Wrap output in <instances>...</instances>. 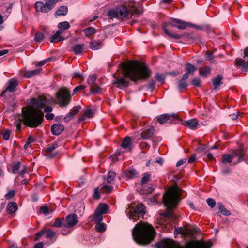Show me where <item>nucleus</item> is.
<instances>
[{
  "label": "nucleus",
  "instance_id": "nucleus-30",
  "mask_svg": "<svg viewBox=\"0 0 248 248\" xmlns=\"http://www.w3.org/2000/svg\"><path fill=\"white\" fill-rule=\"evenodd\" d=\"M185 66L186 72L191 75L194 74V72L196 70V68L194 65L191 64L190 63H186Z\"/></svg>",
  "mask_w": 248,
  "mask_h": 248
},
{
  "label": "nucleus",
  "instance_id": "nucleus-61",
  "mask_svg": "<svg viewBox=\"0 0 248 248\" xmlns=\"http://www.w3.org/2000/svg\"><path fill=\"white\" fill-rule=\"evenodd\" d=\"M74 117V116L72 115L71 113L69 112L68 113L66 116L64 118V121L65 122H69Z\"/></svg>",
  "mask_w": 248,
  "mask_h": 248
},
{
  "label": "nucleus",
  "instance_id": "nucleus-64",
  "mask_svg": "<svg viewBox=\"0 0 248 248\" xmlns=\"http://www.w3.org/2000/svg\"><path fill=\"white\" fill-rule=\"evenodd\" d=\"M45 117L48 120H52L54 117V115L53 113H47L46 114Z\"/></svg>",
  "mask_w": 248,
  "mask_h": 248
},
{
  "label": "nucleus",
  "instance_id": "nucleus-10",
  "mask_svg": "<svg viewBox=\"0 0 248 248\" xmlns=\"http://www.w3.org/2000/svg\"><path fill=\"white\" fill-rule=\"evenodd\" d=\"M62 0H48L44 3L42 1H37L35 3V9L37 11L43 13H48L53 9L56 3Z\"/></svg>",
  "mask_w": 248,
  "mask_h": 248
},
{
  "label": "nucleus",
  "instance_id": "nucleus-19",
  "mask_svg": "<svg viewBox=\"0 0 248 248\" xmlns=\"http://www.w3.org/2000/svg\"><path fill=\"white\" fill-rule=\"evenodd\" d=\"M155 133V128L151 127L148 129L144 130L141 133L142 139H149L151 138Z\"/></svg>",
  "mask_w": 248,
  "mask_h": 248
},
{
  "label": "nucleus",
  "instance_id": "nucleus-20",
  "mask_svg": "<svg viewBox=\"0 0 248 248\" xmlns=\"http://www.w3.org/2000/svg\"><path fill=\"white\" fill-rule=\"evenodd\" d=\"M223 79V77L221 75H218L217 77L212 78V80L215 89H219L220 85L223 83L222 82Z\"/></svg>",
  "mask_w": 248,
  "mask_h": 248
},
{
  "label": "nucleus",
  "instance_id": "nucleus-14",
  "mask_svg": "<svg viewBox=\"0 0 248 248\" xmlns=\"http://www.w3.org/2000/svg\"><path fill=\"white\" fill-rule=\"evenodd\" d=\"M58 147V145L57 143H54L49 145V146L46 150V156L49 158L55 156L57 155V153L55 152L54 150L57 148Z\"/></svg>",
  "mask_w": 248,
  "mask_h": 248
},
{
  "label": "nucleus",
  "instance_id": "nucleus-12",
  "mask_svg": "<svg viewBox=\"0 0 248 248\" xmlns=\"http://www.w3.org/2000/svg\"><path fill=\"white\" fill-rule=\"evenodd\" d=\"M178 119V116L175 114L169 115L168 114H163L157 117V121L161 124L171 123L174 120Z\"/></svg>",
  "mask_w": 248,
  "mask_h": 248
},
{
  "label": "nucleus",
  "instance_id": "nucleus-18",
  "mask_svg": "<svg viewBox=\"0 0 248 248\" xmlns=\"http://www.w3.org/2000/svg\"><path fill=\"white\" fill-rule=\"evenodd\" d=\"M63 31L62 30H58L51 37L50 42L56 43L65 40V38L61 36L63 34Z\"/></svg>",
  "mask_w": 248,
  "mask_h": 248
},
{
  "label": "nucleus",
  "instance_id": "nucleus-43",
  "mask_svg": "<svg viewBox=\"0 0 248 248\" xmlns=\"http://www.w3.org/2000/svg\"><path fill=\"white\" fill-rule=\"evenodd\" d=\"M151 179V174L148 173H145L143 175V177L141 179V184L143 185L146 184Z\"/></svg>",
  "mask_w": 248,
  "mask_h": 248
},
{
  "label": "nucleus",
  "instance_id": "nucleus-23",
  "mask_svg": "<svg viewBox=\"0 0 248 248\" xmlns=\"http://www.w3.org/2000/svg\"><path fill=\"white\" fill-rule=\"evenodd\" d=\"M84 49L83 44H77L73 46L72 50L76 55L80 54Z\"/></svg>",
  "mask_w": 248,
  "mask_h": 248
},
{
  "label": "nucleus",
  "instance_id": "nucleus-41",
  "mask_svg": "<svg viewBox=\"0 0 248 248\" xmlns=\"http://www.w3.org/2000/svg\"><path fill=\"white\" fill-rule=\"evenodd\" d=\"M155 79L161 83H164L165 80V75L163 74L157 73L155 75Z\"/></svg>",
  "mask_w": 248,
  "mask_h": 248
},
{
  "label": "nucleus",
  "instance_id": "nucleus-44",
  "mask_svg": "<svg viewBox=\"0 0 248 248\" xmlns=\"http://www.w3.org/2000/svg\"><path fill=\"white\" fill-rule=\"evenodd\" d=\"M95 229L98 232H102L106 230V226L104 224L99 223L97 222L95 226Z\"/></svg>",
  "mask_w": 248,
  "mask_h": 248
},
{
  "label": "nucleus",
  "instance_id": "nucleus-16",
  "mask_svg": "<svg viewBox=\"0 0 248 248\" xmlns=\"http://www.w3.org/2000/svg\"><path fill=\"white\" fill-rule=\"evenodd\" d=\"M64 129V125L61 123L55 124L51 126L52 133L57 136L60 135L63 131Z\"/></svg>",
  "mask_w": 248,
  "mask_h": 248
},
{
  "label": "nucleus",
  "instance_id": "nucleus-13",
  "mask_svg": "<svg viewBox=\"0 0 248 248\" xmlns=\"http://www.w3.org/2000/svg\"><path fill=\"white\" fill-rule=\"evenodd\" d=\"M78 222V216L76 214H71L67 215L65 218V223L63 226L66 228L75 226Z\"/></svg>",
  "mask_w": 248,
  "mask_h": 248
},
{
  "label": "nucleus",
  "instance_id": "nucleus-24",
  "mask_svg": "<svg viewBox=\"0 0 248 248\" xmlns=\"http://www.w3.org/2000/svg\"><path fill=\"white\" fill-rule=\"evenodd\" d=\"M18 209L17 205L16 202H11L8 204L7 211L9 214H12L17 211Z\"/></svg>",
  "mask_w": 248,
  "mask_h": 248
},
{
  "label": "nucleus",
  "instance_id": "nucleus-9",
  "mask_svg": "<svg viewBox=\"0 0 248 248\" xmlns=\"http://www.w3.org/2000/svg\"><path fill=\"white\" fill-rule=\"evenodd\" d=\"M58 103L61 107L67 106L71 100L69 91L66 88H62L56 93Z\"/></svg>",
  "mask_w": 248,
  "mask_h": 248
},
{
  "label": "nucleus",
  "instance_id": "nucleus-40",
  "mask_svg": "<svg viewBox=\"0 0 248 248\" xmlns=\"http://www.w3.org/2000/svg\"><path fill=\"white\" fill-rule=\"evenodd\" d=\"M64 221V219L63 218H56L55 220V221L52 226L54 227H57V228L61 227L63 224Z\"/></svg>",
  "mask_w": 248,
  "mask_h": 248
},
{
  "label": "nucleus",
  "instance_id": "nucleus-7",
  "mask_svg": "<svg viewBox=\"0 0 248 248\" xmlns=\"http://www.w3.org/2000/svg\"><path fill=\"white\" fill-rule=\"evenodd\" d=\"M244 152L243 149L239 148L234 150L232 154H224L222 155L221 162L223 164L231 163L233 159L236 158L234 164L240 162L244 158Z\"/></svg>",
  "mask_w": 248,
  "mask_h": 248
},
{
  "label": "nucleus",
  "instance_id": "nucleus-50",
  "mask_svg": "<svg viewBox=\"0 0 248 248\" xmlns=\"http://www.w3.org/2000/svg\"><path fill=\"white\" fill-rule=\"evenodd\" d=\"M44 234H45V229L42 230L36 234L34 240L38 241Z\"/></svg>",
  "mask_w": 248,
  "mask_h": 248
},
{
  "label": "nucleus",
  "instance_id": "nucleus-5",
  "mask_svg": "<svg viewBox=\"0 0 248 248\" xmlns=\"http://www.w3.org/2000/svg\"><path fill=\"white\" fill-rule=\"evenodd\" d=\"M211 246V243H206L204 242L197 241L188 242L184 247H182L169 238L163 239L157 244V248H210Z\"/></svg>",
  "mask_w": 248,
  "mask_h": 248
},
{
  "label": "nucleus",
  "instance_id": "nucleus-47",
  "mask_svg": "<svg viewBox=\"0 0 248 248\" xmlns=\"http://www.w3.org/2000/svg\"><path fill=\"white\" fill-rule=\"evenodd\" d=\"M21 163L19 162L15 164L12 167V172L14 174H17L18 173V170L20 167Z\"/></svg>",
  "mask_w": 248,
  "mask_h": 248
},
{
  "label": "nucleus",
  "instance_id": "nucleus-51",
  "mask_svg": "<svg viewBox=\"0 0 248 248\" xmlns=\"http://www.w3.org/2000/svg\"><path fill=\"white\" fill-rule=\"evenodd\" d=\"M10 130L9 129H6L2 133V138L5 140H9L10 136Z\"/></svg>",
  "mask_w": 248,
  "mask_h": 248
},
{
  "label": "nucleus",
  "instance_id": "nucleus-28",
  "mask_svg": "<svg viewBox=\"0 0 248 248\" xmlns=\"http://www.w3.org/2000/svg\"><path fill=\"white\" fill-rule=\"evenodd\" d=\"M89 46L92 50H96L101 47L102 44L100 42L93 41L90 43Z\"/></svg>",
  "mask_w": 248,
  "mask_h": 248
},
{
  "label": "nucleus",
  "instance_id": "nucleus-29",
  "mask_svg": "<svg viewBox=\"0 0 248 248\" xmlns=\"http://www.w3.org/2000/svg\"><path fill=\"white\" fill-rule=\"evenodd\" d=\"M45 234L46 237L47 239H52L54 237H56V233L55 232L52 231L50 229H45ZM56 239H55V240Z\"/></svg>",
  "mask_w": 248,
  "mask_h": 248
},
{
  "label": "nucleus",
  "instance_id": "nucleus-11",
  "mask_svg": "<svg viewBox=\"0 0 248 248\" xmlns=\"http://www.w3.org/2000/svg\"><path fill=\"white\" fill-rule=\"evenodd\" d=\"M244 57L242 59H236L234 64L240 67L243 71H246L248 69V48L244 49Z\"/></svg>",
  "mask_w": 248,
  "mask_h": 248
},
{
  "label": "nucleus",
  "instance_id": "nucleus-58",
  "mask_svg": "<svg viewBox=\"0 0 248 248\" xmlns=\"http://www.w3.org/2000/svg\"><path fill=\"white\" fill-rule=\"evenodd\" d=\"M40 212L45 215H47L49 213L48 208L46 206H41L40 208Z\"/></svg>",
  "mask_w": 248,
  "mask_h": 248
},
{
  "label": "nucleus",
  "instance_id": "nucleus-55",
  "mask_svg": "<svg viewBox=\"0 0 248 248\" xmlns=\"http://www.w3.org/2000/svg\"><path fill=\"white\" fill-rule=\"evenodd\" d=\"M201 82V80L199 78H194L191 81V83L193 85L198 87L200 86Z\"/></svg>",
  "mask_w": 248,
  "mask_h": 248
},
{
  "label": "nucleus",
  "instance_id": "nucleus-37",
  "mask_svg": "<svg viewBox=\"0 0 248 248\" xmlns=\"http://www.w3.org/2000/svg\"><path fill=\"white\" fill-rule=\"evenodd\" d=\"M125 174L127 176L130 178H135L138 176V173L134 169L127 170L125 172Z\"/></svg>",
  "mask_w": 248,
  "mask_h": 248
},
{
  "label": "nucleus",
  "instance_id": "nucleus-8",
  "mask_svg": "<svg viewBox=\"0 0 248 248\" xmlns=\"http://www.w3.org/2000/svg\"><path fill=\"white\" fill-rule=\"evenodd\" d=\"M126 212L129 219L136 220L139 219L140 217H142L145 213V207L142 204H139L135 207H129L126 209Z\"/></svg>",
  "mask_w": 248,
  "mask_h": 248
},
{
  "label": "nucleus",
  "instance_id": "nucleus-6",
  "mask_svg": "<svg viewBox=\"0 0 248 248\" xmlns=\"http://www.w3.org/2000/svg\"><path fill=\"white\" fill-rule=\"evenodd\" d=\"M181 195V190L177 186L169 188L163 195L165 205L169 208L174 207L177 204Z\"/></svg>",
  "mask_w": 248,
  "mask_h": 248
},
{
  "label": "nucleus",
  "instance_id": "nucleus-25",
  "mask_svg": "<svg viewBox=\"0 0 248 248\" xmlns=\"http://www.w3.org/2000/svg\"><path fill=\"white\" fill-rule=\"evenodd\" d=\"M199 72L200 76L206 77L210 74L211 69L209 66L200 68L199 69Z\"/></svg>",
  "mask_w": 248,
  "mask_h": 248
},
{
  "label": "nucleus",
  "instance_id": "nucleus-36",
  "mask_svg": "<svg viewBox=\"0 0 248 248\" xmlns=\"http://www.w3.org/2000/svg\"><path fill=\"white\" fill-rule=\"evenodd\" d=\"M102 214L96 209L93 214V219L96 222H100L102 220Z\"/></svg>",
  "mask_w": 248,
  "mask_h": 248
},
{
  "label": "nucleus",
  "instance_id": "nucleus-2",
  "mask_svg": "<svg viewBox=\"0 0 248 248\" xmlns=\"http://www.w3.org/2000/svg\"><path fill=\"white\" fill-rule=\"evenodd\" d=\"M30 104L22 109L24 124L31 128H36L41 124L44 120V113L41 109L48 104V100L44 96L31 100Z\"/></svg>",
  "mask_w": 248,
  "mask_h": 248
},
{
  "label": "nucleus",
  "instance_id": "nucleus-35",
  "mask_svg": "<svg viewBox=\"0 0 248 248\" xmlns=\"http://www.w3.org/2000/svg\"><path fill=\"white\" fill-rule=\"evenodd\" d=\"M70 27V24L67 21L60 22L58 25L59 30H62L63 31L64 30L68 29Z\"/></svg>",
  "mask_w": 248,
  "mask_h": 248
},
{
  "label": "nucleus",
  "instance_id": "nucleus-4",
  "mask_svg": "<svg viewBox=\"0 0 248 248\" xmlns=\"http://www.w3.org/2000/svg\"><path fill=\"white\" fill-rule=\"evenodd\" d=\"M142 6L139 5V7L133 6L130 9L124 6H122L116 9H113L109 10L108 13V16L110 19L114 18H124L125 17H130L132 16L138 15L142 13Z\"/></svg>",
  "mask_w": 248,
  "mask_h": 248
},
{
  "label": "nucleus",
  "instance_id": "nucleus-39",
  "mask_svg": "<svg viewBox=\"0 0 248 248\" xmlns=\"http://www.w3.org/2000/svg\"><path fill=\"white\" fill-rule=\"evenodd\" d=\"M217 205L219 209L220 212L222 214L225 216H228L230 214V212L225 208V207H224L222 203L219 202L218 203Z\"/></svg>",
  "mask_w": 248,
  "mask_h": 248
},
{
  "label": "nucleus",
  "instance_id": "nucleus-42",
  "mask_svg": "<svg viewBox=\"0 0 248 248\" xmlns=\"http://www.w3.org/2000/svg\"><path fill=\"white\" fill-rule=\"evenodd\" d=\"M96 78L97 77L95 74L90 75L87 79L88 84L91 87L96 81Z\"/></svg>",
  "mask_w": 248,
  "mask_h": 248
},
{
  "label": "nucleus",
  "instance_id": "nucleus-34",
  "mask_svg": "<svg viewBox=\"0 0 248 248\" xmlns=\"http://www.w3.org/2000/svg\"><path fill=\"white\" fill-rule=\"evenodd\" d=\"M108 209L109 207L107 205L105 204H101L98 206L96 210L102 214H104L107 213Z\"/></svg>",
  "mask_w": 248,
  "mask_h": 248
},
{
  "label": "nucleus",
  "instance_id": "nucleus-53",
  "mask_svg": "<svg viewBox=\"0 0 248 248\" xmlns=\"http://www.w3.org/2000/svg\"><path fill=\"white\" fill-rule=\"evenodd\" d=\"M73 77L80 79L81 81L84 80L82 74L79 72H75L73 74Z\"/></svg>",
  "mask_w": 248,
  "mask_h": 248
},
{
  "label": "nucleus",
  "instance_id": "nucleus-62",
  "mask_svg": "<svg viewBox=\"0 0 248 248\" xmlns=\"http://www.w3.org/2000/svg\"><path fill=\"white\" fill-rule=\"evenodd\" d=\"M15 194V191L11 190L5 195V197L6 199H10L14 196Z\"/></svg>",
  "mask_w": 248,
  "mask_h": 248
},
{
  "label": "nucleus",
  "instance_id": "nucleus-52",
  "mask_svg": "<svg viewBox=\"0 0 248 248\" xmlns=\"http://www.w3.org/2000/svg\"><path fill=\"white\" fill-rule=\"evenodd\" d=\"M187 86V84L185 80L181 79L179 80L178 83V88L179 89L181 90L182 89H184Z\"/></svg>",
  "mask_w": 248,
  "mask_h": 248
},
{
  "label": "nucleus",
  "instance_id": "nucleus-32",
  "mask_svg": "<svg viewBox=\"0 0 248 248\" xmlns=\"http://www.w3.org/2000/svg\"><path fill=\"white\" fill-rule=\"evenodd\" d=\"M83 31L86 36L90 37L95 32V30L92 27H89L84 29Z\"/></svg>",
  "mask_w": 248,
  "mask_h": 248
},
{
  "label": "nucleus",
  "instance_id": "nucleus-17",
  "mask_svg": "<svg viewBox=\"0 0 248 248\" xmlns=\"http://www.w3.org/2000/svg\"><path fill=\"white\" fill-rule=\"evenodd\" d=\"M17 86V82L16 80L12 79L9 81L8 86L6 89L2 92L1 96H3L7 91L14 92L16 91V89Z\"/></svg>",
  "mask_w": 248,
  "mask_h": 248
},
{
  "label": "nucleus",
  "instance_id": "nucleus-63",
  "mask_svg": "<svg viewBox=\"0 0 248 248\" xmlns=\"http://www.w3.org/2000/svg\"><path fill=\"white\" fill-rule=\"evenodd\" d=\"M156 163H158L161 166H162V165L163 164V159L160 158V157H157L155 161L154 160V164H155Z\"/></svg>",
  "mask_w": 248,
  "mask_h": 248
},
{
  "label": "nucleus",
  "instance_id": "nucleus-26",
  "mask_svg": "<svg viewBox=\"0 0 248 248\" xmlns=\"http://www.w3.org/2000/svg\"><path fill=\"white\" fill-rule=\"evenodd\" d=\"M162 28H163V31L165 32V33L172 38H173L176 39H180L182 37V36L180 34H175L174 33L170 32V31H168V30L167 29L166 27L164 25L163 26Z\"/></svg>",
  "mask_w": 248,
  "mask_h": 248
},
{
  "label": "nucleus",
  "instance_id": "nucleus-3",
  "mask_svg": "<svg viewBox=\"0 0 248 248\" xmlns=\"http://www.w3.org/2000/svg\"><path fill=\"white\" fill-rule=\"evenodd\" d=\"M155 232L152 225L141 221L133 228L132 235L133 239L137 244L147 245L153 240Z\"/></svg>",
  "mask_w": 248,
  "mask_h": 248
},
{
  "label": "nucleus",
  "instance_id": "nucleus-57",
  "mask_svg": "<svg viewBox=\"0 0 248 248\" xmlns=\"http://www.w3.org/2000/svg\"><path fill=\"white\" fill-rule=\"evenodd\" d=\"M207 203L211 208H213L216 205V202L215 200L211 198H208L207 199Z\"/></svg>",
  "mask_w": 248,
  "mask_h": 248
},
{
  "label": "nucleus",
  "instance_id": "nucleus-46",
  "mask_svg": "<svg viewBox=\"0 0 248 248\" xmlns=\"http://www.w3.org/2000/svg\"><path fill=\"white\" fill-rule=\"evenodd\" d=\"M44 38V34L41 32H38L35 35L34 40L36 42H40L43 41Z\"/></svg>",
  "mask_w": 248,
  "mask_h": 248
},
{
  "label": "nucleus",
  "instance_id": "nucleus-1",
  "mask_svg": "<svg viewBox=\"0 0 248 248\" xmlns=\"http://www.w3.org/2000/svg\"><path fill=\"white\" fill-rule=\"evenodd\" d=\"M123 71L124 77L116 78L113 84L117 87L123 89L129 85V82L125 78L134 82L140 80L147 79L151 75V70L144 64H140L136 62H130L123 64Z\"/></svg>",
  "mask_w": 248,
  "mask_h": 248
},
{
  "label": "nucleus",
  "instance_id": "nucleus-49",
  "mask_svg": "<svg viewBox=\"0 0 248 248\" xmlns=\"http://www.w3.org/2000/svg\"><path fill=\"white\" fill-rule=\"evenodd\" d=\"M160 215L165 217H173V213L170 210H168L165 212H163L160 213Z\"/></svg>",
  "mask_w": 248,
  "mask_h": 248
},
{
  "label": "nucleus",
  "instance_id": "nucleus-21",
  "mask_svg": "<svg viewBox=\"0 0 248 248\" xmlns=\"http://www.w3.org/2000/svg\"><path fill=\"white\" fill-rule=\"evenodd\" d=\"M174 24H171L172 26L176 27L179 29H184L187 26V23L178 19H174L173 20Z\"/></svg>",
  "mask_w": 248,
  "mask_h": 248
},
{
  "label": "nucleus",
  "instance_id": "nucleus-48",
  "mask_svg": "<svg viewBox=\"0 0 248 248\" xmlns=\"http://www.w3.org/2000/svg\"><path fill=\"white\" fill-rule=\"evenodd\" d=\"M91 91L93 93L96 94L101 93L102 89L99 86H94L93 85L91 87Z\"/></svg>",
  "mask_w": 248,
  "mask_h": 248
},
{
  "label": "nucleus",
  "instance_id": "nucleus-31",
  "mask_svg": "<svg viewBox=\"0 0 248 248\" xmlns=\"http://www.w3.org/2000/svg\"><path fill=\"white\" fill-rule=\"evenodd\" d=\"M116 177V173L113 170H110L108 173L107 177V181L108 183L112 184L114 182V178Z\"/></svg>",
  "mask_w": 248,
  "mask_h": 248
},
{
  "label": "nucleus",
  "instance_id": "nucleus-54",
  "mask_svg": "<svg viewBox=\"0 0 248 248\" xmlns=\"http://www.w3.org/2000/svg\"><path fill=\"white\" fill-rule=\"evenodd\" d=\"M80 109L81 107L80 106H78V107L73 108L70 112L71 113L72 115L74 116L76 114L79 112Z\"/></svg>",
  "mask_w": 248,
  "mask_h": 248
},
{
  "label": "nucleus",
  "instance_id": "nucleus-33",
  "mask_svg": "<svg viewBox=\"0 0 248 248\" xmlns=\"http://www.w3.org/2000/svg\"><path fill=\"white\" fill-rule=\"evenodd\" d=\"M39 73L40 70L39 69H37L27 71L25 74V76L27 78H30L38 74Z\"/></svg>",
  "mask_w": 248,
  "mask_h": 248
},
{
  "label": "nucleus",
  "instance_id": "nucleus-56",
  "mask_svg": "<svg viewBox=\"0 0 248 248\" xmlns=\"http://www.w3.org/2000/svg\"><path fill=\"white\" fill-rule=\"evenodd\" d=\"M26 173H28V168L27 166H24L23 169L21 170L19 174L21 177L24 178V175Z\"/></svg>",
  "mask_w": 248,
  "mask_h": 248
},
{
  "label": "nucleus",
  "instance_id": "nucleus-22",
  "mask_svg": "<svg viewBox=\"0 0 248 248\" xmlns=\"http://www.w3.org/2000/svg\"><path fill=\"white\" fill-rule=\"evenodd\" d=\"M132 141L130 137H126L123 140L121 146L130 151L131 149Z\"/></svg>",
  "mask_w": 248,
  "mask_h": 248
},
{
  "label": "nucleus",
  "instance_id": "nucleus-27",
  "mask_svg": "<svg viewBox=\"0 0 248 248\" xmlns=\"http://www.w3.org/2000/svg\"><path fill=\"white\" fill-rule=\"evenodd\" d=\"M68 12V8L66 6H62L59 8L56 11L55 16H65L66 15Z\"/></svg>",
  "mask_w": 248,
  "mask_h": 248
},
{
  "label": "nucleus",
  "instance_id": "nucleus-15",
  "mask_svg": "<svg viewBox=\"0 0 248 248\" xmlns=\"http://www.w3.org/2000/svg\"><path fill=\"white\" fill-rule=\"evenodd\" d=\"M182 124L192 130H196L198 127V121L196 119L184 121L182 123Z\"/></svg>",
  "mask_w": 248,
  "mask_h": 248
},
{
  "label": "nucleus",
  "instance_id": "nucleus-45",
  "mask_svg": "<svg viewBox=\"0 0 248 248\" xmlns=\"http://www.w3.org/2000/svg\"><path fill=\"white\" fill-rule=\"evenodd\" d=\"M113 189V187L107 185H104L101 188V190L106 193H110Z\"/></svg>",
  "mask_w": 248,
  "mask_h": 248
},
{
  "label": "nucleus",
  "instance_id": "nucleus-59",
  "mask_svg": "<svg viewBox=\"0 0 248 248\" xmlns=\"http://www.w3.org/2000/svg\"><path fill=\"white\" fill-rule=\"evenodd\" d=\"M85 87L83 85H80L76 87L73 91V95L76 94L78 91L83 90Z\"/></svg>",
  "mask_w": 248,
  "mask_h": 248
},
{
  "label": "nucleus",
  "instance_id": "nucleus-38",
  "mask_svg": "<svg viewBox=\"0 0 248 248\" xmlns=\"http://www.w3.org/2000/svg\"><path fill=\"white\" fill-rule=\"evenodd\" d=\"M84 114L86 118H91L94 116V111L91 108H87L85 109Z\"/></svg>",
  "mask_w": 248,
  "mask_h": 248
},
{
  "label": "nucleus",
  "instance_id": "nucleus-60",
  "mask_svg": "<svg viewBox=\"0 0 248 248\" xmlns=\"http://www.w3.org/2000/svg\"><path fill=\"white\" fill-rule=\"evenodd\" d=\"M93 197L95 199H98L100 198V193L99 192V188H96L94 189V193L93 194Z\"/></svg>",
  "mask_w": 248,
  "mask_h": 248
}]
</instances>
